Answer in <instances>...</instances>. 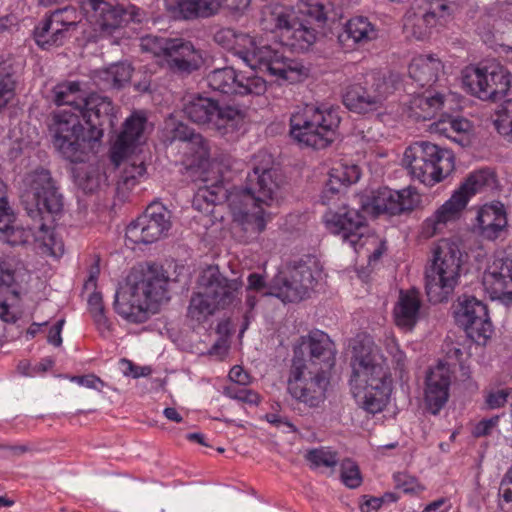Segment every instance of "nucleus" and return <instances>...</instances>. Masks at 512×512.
I'll return each mask as SVG.
<instances>
[{
  "mask_svg": "<svg viewBox=\"0 0 512 512\" xmlns=\"http://www.w3.org/2000/svg\"><path fill=\"white\" fill-rule=\"evenodd\" d=\"M508 393L501 389L490 392L486 397V404L490 409L503 407L507 402Z\"/></svg>",
  "mask_w": 512,
  "mask_h": 512,
  "instance_id": "nucleus-59",
  "label": "nucleus"
},
{
  "mask_svg": "<svg viewBox=\"0 0 512 512\" xmlns=\"http://www.w3.org/2000/svg\"><path fill=\"white\" fill-rule=\"evenodd\" d=\"M169 279L162 268L150 266L128 276L127 286L116 293L115 311L130 323H144L157 306L169 300Z\"/></svg>",
  "mask_w": 512,
  "mask_h": 512,
  "instance_id": "nucleus-5",
  "label": "nucleus"
},
{
  "mask_svg": "<svg viewBox=\"0 0 512 512\" xmlns=\"http://www.w3.org/2000/svg\"><path fill=\"white\" fill-rule=\"evenodd\" d=\"M433 125L435 126L436 132L451 139L462 147L470 143L469 131L471 125L466 119L448 117L447 119H440Z\"/></svg>",
  "mask_w": 512,
  "mask_h": 512,
  "instance_id": "nucleus-41",
  "label": "nucleus"
},
{
  "mask_svg": "<svg viewBox=\"0 0 512 512\" xmlns=\"http://www.w3.org/2000/svg\"><path fill=\"white\" fill-rule=\"evenodd\" d=\"M171 228V213L161 203L153 202L126 229V242L149 244L166 235Z\"/></svg>",
  "mask_w": 512,
  "mask_h": 512,
  "instance_id": "nucleus-17",
  "label": "nucleus"
},
{
  "mask_svg": "<svg viewBox=\"0 0 512 512\" xmlns=\"http://www.w3.org/2000/svg\"><path fill=\"white\" fill-rule=\"evenodd\" d=\"M496 187L495 174L490 169H480L469 174L465 182L455 193H461L465 197L466 203L469 198L484 190L494 189Z\"/></svg>",
  "mask_w": 512,
  "mask_h": 512,
  "instance_id": "nucleus-42",
  "label": "nucleus"
},
{
  "mask_svg": "<svg viewBox=\"0 0 512 512\" xmlns=\"http://www.w3.org/2000/svg\"><path fill=\"white\" fill-rule=\"evenodd\" d=\"M214 41L233 52L251 68L263 70L277 78L296 82L306 75L305 67L294 59L285 57L269 45L258 46L248 34L232 28H221L215 32Z\"/></svg>",
  "mask_w": 512,
  "mask_h": 512,
  "instance_id": "nucleus-6",
  "label": "nucleus"
},
{
  "mask_svg": "<svg viewBox=\"0 0 512 512\" xmlns=\"http://www.w3.org/2000/svg\"><path fill=\"white\" fill-rule=\"evenodd\" d=\"M197 289H203L218 310L227 309L241 303L243 282L240 279H229L218 267L209 266L200 273Z\"/></svg>",
  "mask_w": 512,
  "mask_h": 512,
  "instance_id": "nucleus-18",
  "label": "nucleus"
},
{
  "mask_svg": "<svg viewBox=\"0 0 512 512\" xmlns=\"http://www.w3.org/2000/svg\"><path fill=\"white\" fill-rule=\"evenodd\" d=\"M345 33L348 38L352 39L359 46L366 45L378 36L375 26L362 16L350 19L346 24Z\"/></svg>",
  "mask_w": 512,
  "mask_h": 512,
  "instance_id": "nucleus-43",
  "label": "nucleus"
},
{
  "mask_svg": "<svg viewBox=\"0 0 512 512\" xmlns=\"http://www.w3.org/2000/svg\"><path fill=\"white\" fill-rule=\"evenodd\" d=\"M395 91L392 78L376 74L366 78L363 84L349 85L343 94V103L351 111L365 114L381 109Z\"/></svg>",
  "mask_w": 512,
  "mask_h": 512,
  "instance_id": "nucleus-13",
  "label": "nucleus"
},
{
  "mask_svg": "<svg viewBox=\"0 0 512 512\" xmlns=\"http://www.w3.org/2000/svg\"><path fill=\"white\" fill-rule=\"evenodd\" d=\"M71 381L80 386L100 391L104 387V382L94 374L84 376H73Z\"/></svg>",
  "mask_w": 512,
  "mask_h": 512,
  "instance_id": "nucleus-57",
  "label": "nucleus"
},
{
  "mask_svg": "<svg viewBox=\"0 0 512 512\" xmlns=\"http://www.w3.org/2000/svg\"><path fill=\"white\" fill-rule=\"evenodd\" d=\"M74 179L77 186L86 193L95 192L107 180L100 167L96 165L76 168Z\"/></svg>",
  "mask_w": 512,
  "mask_h": 512,
  "instance_id": "nucleus-44",
  "label": "nucleus"
},
{
  "mask_svg": "<svg viewBox=\"0 0 512 512\" xmlns=\"http://www.w3.org/2000/svg\"><path fill=\"white\" fill-rule=\"evenodd\" d=\"M306 459L315 468L336 466L338 462L337 454L330 449L320 448L308 451Z\"/></svg>",
  "mask_w": 512,
  "mask_h": 512,
  "instance_id": "nucleus-50",
  "label": "nucleus"
},
{
  "mask_svg": "<svg viewBox=\"0 0 512 512\" xmlns=\"http://www.w3.org/2000/svg\"><path fill=\"white\" fill-rule=\"evenodd\" d=\"M272 165V157L266 152H259L243 189H235L227 194V190L219 183L212 184L211 187H200L194 205L200 200L216 204L226 198L234 222L248 234L247 239L257 237L266 228L268 215L265 207L271 206L277 200L282 184L280 172Z\"/></svg>",
  "mask_w": 512,
  "mask_h": 512,
  "instance_id": "nucleus-1",
  "label": "nucleus"
},
{
  "mask_svg": "<svg viewBox=\"0 0 512 512\" xmlns=\"http://www.w3.org/2000/svg\"><path fill=\"white\" fill-rule=\"evenodd\" d=\"M452 370L447 363L439 362L430 368L425 380L424 400L427 410L436 415L449 398Z\"/></svg>",
  "mask_w": 512,
  "mask_h": 512,
  "instance_id": "nucleus-26",
  "label": "nucleus"
},
{
  "mask_svg": "<svg viewBox=\"0 0 512 512\" xmlns=\"http://www.w3.org/2000/svg\"><path fill=\"white\" fill-rule=\"evenodd\" d=\"M266 286L264 277L257 273H251L248 276L247 292H261Z\"/></svg>",
  "mask_w": 512,
  "mask_h": 512,
  "instance_id": "nucleus-64",
  "label": "nucleus"
},
{
  "mask_svg": "<svg viewBox=\"0 0 512 512\" xmlns=\"http://www.w3.org/2000/svg\"><path fill=\"white\" fill-rule=\"evenodd\" d=\"M403 161L410 175L428 186L442 181L454 170L453 153L426 141L410 145Z\"/></svg>",
  "mask_w": 512,
  "mask_h": 512,
  "instance_id": "nucleus-9",
  "label": "nucleus"
},
{
  "mask_svg": "<svg viewBox=\"0 0 512 512\" xmlns=\"http://www.w3.org/2000/svg\"><path fill=\"white\" fill-rule=\"evenodd\" d=\"M419 202L420 196L412 187L399 191L383 187L373 192L371 198L363 203L362 208L373 216L398 215L414 209Z\"/></svg>",
  "mask_w": 512,
  "mask_h": 512,
  "instance_id": "nucleus-23",
  "label": "nucleus"
},
{
  "mask_svg": "<svg viewBox=\"0 0 512 512\" xmlns=\"http://www.w3.org/2000/svg\"><path fill=\"white\" fill-rule=\"evenodd\" d=\"M499 496L501 509L506 510V512H512L510 508L506 507L512 504V467L506 472L500 483Z\"/></svg>",
  "mask_w": 512,
  "mask_h": 512,
  "instance_id": "nucleus-54",
  "label": "nucleus"
},
{
  "mask_svg": "<svg viewBox=\"0 0 512 512\" xmlns=\"http://www.w3.org/2000/svg\"><path fill=\"white\" fill-rule=\"evenodd\" d=\"M15 84V70L12 61L0 58V110L13 96Z\"/></svg>",
  "mask_w": 512,
  "mask_h": 512,
  "instance_id": "nucleus-46",
  "label": "nucleus"
},
{
  "mask_svg": "<svg viewBox=\"0 0 512 512\" xmlns=\"http://www.w3.org/2000/svg\"><path fill=\"white\" fill-rule=\"evenodd\" d=\"M28 451L25 445H8L0 444V458L12 459L18 457Z\"/></svg>",
  "mask_w": 512,
  "mask_h": 512,
  "instance_id": "nucleus-60",
  "label": "nucleus"
},
{
  "mask_svg": "<svg viewBox=\"0 0 512 512\" xmlns=\"http://www.w3.org/2000/svg\"><path fill=\"white\" fill-rule=\"evenodd\" d=\"M499 417L495 416L489 419H483L475 425L472 434L475 437H484L490 435L494 428L498 425Z\"/></svg>",
  "mask_w": 512,
  "mask_h": 512,
  "instance_id": "nucleus-56",
  "label": "nucleus"
},
{
  "mask_svg": "<svg viewBox=\"0 0 512 512\" xmlns=\"http://www.w3.org/2000/svg\"><path fill=\"white\" fill-rule=\"evenodd\" d=\"M443 69L440 59L433 55H418L409 65L410 78L420 87H431Z\"/></svg>",
  "mask_w": 512,
  "mask_h": 512,
  "instance_id": "nucleus-35",
  "label": "nucleus"
},
{
  "mask_svg": "<svg viewBox=\"0 0 512 512\" xmlns=\"http://www.w3.org/2000/svg\"><path fill=\"white\" fill-rule=\"evenodd\" d=\"M351 392L369 413L381 412L391 393L389 368L378 348L366 337L353 347Z\"/></svg>",
  "mask_w": 512,
  "mask_h": 512,
  "instance_id": "nucleus-3",
  "label": "nucleus"
},
{
  "mask_svg": "<svg viewBox=\"0 0 512 512\" xmlns=\"http://www.w3.org/2000/svg\"><path fill=\"white\" fill-rule=\"evenodd\" d=\"M394 483L396 488L405 493H419L423 491V487L419 484L416 478L405 473L394 474Z\"/></svg>",
  "mask_w": 512,
  "mask_h": 512,
  "instance_id": "nucleus-55",
  "label": "nucleus"
},
{
  "mask_svg": "<svg viewBox=\"0 0 512 512\" xmlns=\"http://www.w3.org/2000/svg\"><path fill=\"white\" fill-rule=\"evenodd\" d=\"M132 67L128 63L112 64L106 69L96 72V84L102 89L120 88L129 82L132 76Z\"/></svg>",
  "mask_w": 512,
  "mask_h": 512,
  "instance_id": "nucleus-40",
  "label": "nucleus"
},
{
  "mask_svg": "<svg viewBox=\"0 0 512 512\" xmlns=\"http://www.w3.org/2000/svg\"><path fill=\"white\" fill-rule=\"evenodd\" d=\"M425 8L434 18L435 27L452 21L459 10V6L455 2L447 0H431Z\"/></svg>",
  "mask_w": 512,
  "mask_h": 512,
  "instance_id": "nucleus-47",
  "label": "nucleus"
},
{
  "mask_svg": "<svg viewBox=\"0 0 512 512\" xmlns=\"http://www.w3.org/2000/svg\"><path fill=\"white\" fill-rule=\"evenodd\" d=\"M316 277L311 266L299 262L287 266L273 280V292L283 302H299L308 296Z\"/></svg>",
  "mask_w": 512,
  "mask_h": 512,
  "instance_id": "nucleus-19",
  "label": "nucleus"
},
{
  "mask_svg": "<svg viewBox=\"0 0 512 512\" xmlns=\"http://www.w3.org/2000/svg\"><path fill=\"white\" fill-rule=\"evenodd\" d=\"M81 21V14L72 6H65L50 13L34 30V39L42 49L62 45L67 33Z\"/></svg>",
  "mask_w": 512,
  "mask_h": 512,
  "instance_id": "nucleus-21",
  "label": "nucleus"
},
{
  "mask_svg": "<svg viewBox=\"0 0 512 512\" xmlns=\"http://www.w3.org/2000/svg\"><path fill=\"white\" fill-rule=\"evenodd\" d=\"M53 101L58 105H67L71 110H78L87 98L85 83L80 81H64L57 84L53 90Z\"/></svg>",
  "mask_w": 512,
  "mask_h": 512,
  "instance_id": "nucleus-37",
  "label": "nucleus"
},
{
  "mask_svg": "<svg viewBox=\"0 0 512 512\" xmlns=\"http://www.w3.org/2000/svg\"><path fill=\"white\" fill-rule=\"evenodd\" d=\"M506 226V211L501 202L485 204L478 210L476 230L482 238L494 241L501 237Z\"/></svg>",
  "mask_w": 512,
  "mask_h": 512,
  "instance_id": "nucleus-30",
  "label": "nucleus"
},
{
  "mask_svg": "<svg viewBox=\"0 0 512 512\" xmlns=\"http://www.w3.org/2000/svg\"><path fill=\"white\" fill-rule=\"evenodd\" d=\"M341 478L349 488H357L362 482L358 466L349 459L344 460L341 464Z\"/></svg>",
  "mask_w": 512,
  "mask_h": 512,
  "instance_id": "nucleus-52",
  "label": "nucleus"
},
{
  "mask_svg": "<svg viewBox=\"0 0 512 512\" xmlns=\"http://www.w3.org/2000/svg\"><path fill=\"white\" fill-rule=\"evenodd\" d=\"M482 284L491 299L512 301V260L495 259L483 273Z\"/></svg>",
  "mask_w": 512,
  "mask_h": 512,
  "instance_id": "nucleus-28",
  "label": "nucleus"
},
{
  "mask_svg": "<svg viewBox=\"0 0 512 512\" xmlns=\"http://www.w3.org/2000/svg\"><path fill=\"white\" fill-rule=\"evenodd\" d=\"M147 117L143 111H134L124 122L123 131L118 135L111 149V161L119 166L133 147L145 141Z\"/></svg>",
  "mask_w": 512,
  "mask_h": 512,
  "instance_id": "nucleus-25",
  "label": "nucleus"
},
{
  "mask_svg": "<svg viewBox=\"0 0 512 512\" xmlns=\"http://www.w3.org/2000/svg\"><path fill=\"white\" fill-rule=\"evenodd\" d=\"M454 317L467 335L478 343H484L493 332L487 306L473 296H463L458 299Z\"/></svg>",
  "mask_w": 512,
  "mask_h": 512,
  "instance_id": "nucleus-22",
  "label": "nucleus"
},
{
  "mask_svg": "<svg viewBox=\"0 0 512 512\" xmlns=\"http://www.w3.org/2000/svg\"><path fill=\"white\" fill-rule=\"evenodd\" d=\"M146 167L143 161L136 162L127 160L120 176V183L130 188L135 185L138 178L144 176Z\"/></svg>",
  "mask_w": 512,
  "mask_h": 512,
  "instance_id": "nucleus-51",
  "label": "nucleus"
},
{
  "mask_svg": "<svg viewBox=\"0 0 512 512\" xmlns=\"http://www.w3.org/2000/svg\"><path fill=\"white\" fill-rule=\"evenodd\" d=\"M466 199L461 193H455L432 216L427 218L422 226V233L430 238L442 232L445 227L456 221L461 211L466 207Z\"/></svg>",
  "mask_w": 512,
  "mask_h": 512,
  "instance_id": "nucleus-31",
  "label": "nucleus"
},
{
  "mask_svg": "<svg viewBox=\"0 0 512 512\" xmlns=\"http://www.w3.org/2000/svg\"><path fill=\"white\" fill-rule=\"evenodd\" d=\"M324 221L332 234L339 235L343 242L348 243L355 251L370 242L377 243L375 236L370 233L366 219L355 209L343 206L338 211H328Z\"/></svg>",
  "mask_w": 512,
  "mask_h": 512,
  "instance_id": "nucleus-16",
  "label": "nucleus"
},
{
  "mask_svg": "<svg viewBox=\"0 0 512 512\" xmlns=\"http://www.w3.org/2000/svg\"><path fill=\"white\" fill-rule=\"evenodd\" d=\"M64 325V320H58L49 330L47 340L50 344L58 347L62 344L61 332Z\"/></svg>",
  "mask_w": 512,
  "mask_h": 512,
  "instance_id": "nucleus-62",
  "label": "nucleus"
},
{
  "mask_svg": "<svg viewBox=\"0 0 512 512\" xmlns=\"http://www.w3.org/2000/svg\"><path fill=\"white\" fill-rule=\"evenodd\" d=\"M80 117L79 112L64 108L54 113L50 125L55 148L64 158L75 163L86 161L95 144L89 131L85 132Z\"/></svg>",
  "mask_w": 512,
  "mask_h": 512,
  "instance_id": "nucleus-10",
  "label": "nucleus"
},
{
  "mask_svg": "<svg viewBox=\"0 0 512 512\" xmlns=\"http://www.w3.org/2000/svg\"><path fill=\"white\" fill-rule=\"evenodd\" d=\"M173 139L186 143V149L192 153L194 162L198 165L202 166L208 161L209 144L202 135L194 133L185 125H179L174 130Z\"/></svg>",
  "mask_w": 512,
  "mask_h": 512,
  "instance_id": "nucleus-39",
  "label": "nucleus"
},
{
  "mask_svg": "<svg viewBox=\"0 0 512 512\" xmlns=\"http://www.w3.org/2000/svg\"><path fill=\"white\" fill-rule=\"evenodd\" d=\"M185 115L194 123L209 125L227 135L238 131L243 125L242 113L231 106L221 107L211 98L200 95L192 97L184 106Z\"/></svg>",
  "mask_w": 512,
  "mask_h": 512,
  "instance_id": "nucleus-12",
  "label": "nucleus"
},
{
  "mask_svg": "<svg viewBox=\"0 0 512 512\" xmlns=\"http://www.w3.org/2000/svg\"><path fill=\"white\" fill-rule=\"evenodd\" d=\"M462 263V252L456 242L450 239L438 242L425 271V290L431 303L447 301L453 294L459 284Z\"/></svg>",
  "mask_w": 512,
  "mask_h": 512,
  "instance_id": "nucleus-8",
  "label": "nucleus"
},
{
  "mask_svg": "<svg viewBox=\"0 0 512 512\" xmlns=\"http://www.w3.org/2000/svg\"><path fill=\"white\" fill-rule=\"evenodd\" d=\"M434 27L435 20L425 7H412L404 15L403 31L407 38L425 40Z\"/></svg>",
  "mask_w": 512,
  "mask_h": 512,
  "instance_id": "nucleus-36",
  "label": "nucleus"
},
{
  "mask_svg": "<svg viewBox=\"0 0 512 512\" xmlns=\"http://www.w3.org/2000/svg\"><path fill=\"white\" fill-rule=\"evenodd\" d=\"M327 374V371L314 370L293 360L287 381L288 392L297 401L318 407L326 398Z\"/></svg>",
  "mask_w": 512,
  "mask_h": 512,
  "instance_id": "nucleus-14",
  "label": "nucleus"
},
{
  "mask_svg": "<svg viewBox=\"0 0 512 512\" xmlns=\"http://www.w3.org/2000/svg\"><path fill=\"white\" fill-rule=\"evenodd\" d=\"M302 346L308 351V359L294 357L314 370L329 372L335 365V346L329 336L321 331H313L302 338Z\"/></svg>",
  "mask_w": 512,
  "mask_h": 512,
  "instance_id": "nucleus-27",
  "label": "nucleus"
},
{
  "mask_svg": "<svg viewBox=\"0 0 512 512\" xmlns=\"http://www.w3.org/2000/svg\"><path fill=\"white\" fill-rule=\"evenodd\" d=\"M165 60L174 73L189 74L199 68L201 55L191 42L175 38L166 48Z\"/></svg>",
  "mask_w": 512,
  "mask_h": 512,
  "instance_id": "nucleus-29",
  "label": "nucleus"
},
{
  "mask_svg": "<svg viewBox=\"0 0 512 512\" xmlns=\"http://www.w3.org/2000/svg\"><path fill=\"white\" fill-rule=\"evenodd\" d=\"M359 178L360 169L357 165L341 164L338 167L332 168L323 190V203H326V200H330V195L340 193L342 188L357 182Z\"/></svg>",
  "mask_w": 512,
  "mask_h": 512,
  "instance_id": "nucleus-38",
  "label": "nucleus"
},
{
  "mask_svg": "<svg viewBox=\"0 0 512 512\" xmlns=\"http://www.w3.org/2000/svg\"><path fill=\"white\" fill-rule=\"evenodd\" d=\"M229 378L236 385H246L249 382V375L240 366H234L229 371Z\"/></svg>",
  "mask_w": 512,
  "mask_h": 512,
  "instance_id": "nucleus-63",
  "label": "nucleus"
},
{
  "mask_svg": "<svg viewBox=\"0 0 512 512\" xmlns=\"http://www.w3.org/2000/svg\"><path fill=\"white\" fill-rule=\"evenodd\" d=\"M494 124L502 136L512 140V99H508L500 105Z\"/></svg>",
  "mask_w": 512,
  "mask_h": 512,
  "instance_id": "nucleus-48",
  "label": "nucleus"
},
{
  "mask_svg": "<svg viewBox=\"0 0 512 512\" xmlns=\"http://www.w3.org/2000/svg\"><path fill=\"white\" fill-rule=\"evenodd\" d=\"M444 102V95L427 89L412 96L409 102V116L417 121L431 120L442 110Z\"/></svg>",
  "mask_w": 512,
  "mask_h": 512,
  "instance_id": "nucleus-34",
  "label": "nucleus"
},
{
  "mask_svg": "<svg viewBox=\"0 0 512 512\" xmlns=\"http://www.w3.org/2000/svg\"><path fill=\"white\" fill-rule=\"evenodd\" d=\"M332 12L328 0H303L296 10L281 4H269L261 12V25L266 31H285L286 36L301 49L312 45L317 38L318 29L322 28Z\"/></svg>",
  "mask_w": 512,
  "mask_h": 512,
  "instance_id": "nucleus-4",
  "label": "nucleus"
},
{
  "mask_svg": "<svg viewBox=\"0 0 512 512\" xmlns=\"http://www.w3.org/2000/svg\"><path fill=\"white\" fill-rule=\"evenodd\" d=\"M462 83L471 95L484 101H498L510 89L511 74L500 63L490 61L466 67L462 72Z\"/></svg>",
  "mask_w": 512,
  "mask_h": 512,
  "instance_id": "nucleus-11",
  "label": "nucleus"
},
{
  "mask_svg": "<svg viewBox=\"0 0 512 512\" xmlns=\"http://www.w3.org/2000/svg\"><path fill=\"white\" fill-rule=\"evenodd\" d=\"M88 307L97 328L101 332L108 331L110 325L105 315L102 295L99 292H94L90 295L88 298Z\"/></svg>",
  "mask_w": 512,
  "mask_h": 512,
  "instance_id": "nucleus-49",
  "label": "nucleus"
},
{
  "mask_svg": "<svg viewBox=\"0 0 512 512\" xmlns=\"http://www.w3.org/2000/svg\"><path fill=\"white\" fill-rule=\"evenodd\" d=\"M78 112L89 125L90 139L94 143L100 141L105 129H112L115 126V108L108 97L91 94L87 96Z\"/></svg>",
  "mask_w": 512,
  "mask_h": 512,
  "instance_id": "nucleus-24",
  "label": "nucleus"
},
{
  "mask_svg": "<svg viewBox=\"0 0 512 512\" xmlns=\"http://www.w3.org/2000/svg\"><path fill=\"white\" fill-rule=\"evenodd\" d=\"M265 419L277 428H283L285 432H296L295 426L284 416L278 413H268Z\"/></svg>",
  "mask_w": 512,
  "mask_h": 512,
  "instance_id": "nucleus-58",
  "label": "nucleus"
},
{
  "mask_svg": "<svg viewBox=\"0 0 512 512\" xmlns=\"http://www.w3.org/2000/svg\"><path fill=\"white\" fill-rule=\"evenodd\" d=\"M170 38L147 36L141 40V48L155 56H166V48L170 44Z\"/></svg>",
  "mask_w": 512,
  "mask_h": 512,
  "instance_id": "nucleus-53",
  "label": "nucleus"
},
{
  "mask_svg": "<svg viewBox=\"0 0 512 512\" xmlns=\"http://www.w3.org/2000/svg\"><path fill=\"white\" fill-rule=\"evenodd\" d=\"M218 310L211 299L204 294L203 289H197L190 299L187 310V317L197 323L205 321L209 316Z\"/></svg>",
  "mask_w": 512,
  "mask_h": 512,
  "instance_id": "nucleus-45",
  "label": "nucleus"
},
{
  "mask_svg": "<svg viewBox=\"0 0 512 512\" xmlns=\"http://www.w3.org/2000/svg\"><path fill=\"white\" fill-rule=\"evenodd\" d=\"M208 86L223 94L261 95L266 91V81L253 71L237 73L232 67L215 69L207 76Z\"/></svg>",
  "mask_w": 512,
  "mask_h": 512,
  "instance_id": "nucleus-20",
  "label": "nucleus"
},
{
  "mask_svg": "<svg viewBox=\"0 0 512 512\" xmlns=\"http://www.w3.org/2000/svg\"><path fill=\"white\" fill-rule=\"evenodd\" d=\"M339 124L337 109L308 104L292 113L290 136L302 146L324 149L335 140Z\"/></svg>",
  "mask_w": 512,
  "mask_h": 512,
  "instance_id": "nucleus-7",
  "label": "nucleus"
},
{
  "mask_svg": "<svg viewBox=\"0 0 512 512\" xmlns=\"http://www.w3.org/2000/svg\"><path fill=\"white\" fill-rule=\"evenodd\" d=\"M421 300L415 289L400 291L394 307L395 323L398 327L410 331L420 318Z\"/></svg>",
  "mask_w": 512,
  "mask_h": 512,
  "instance_id": "nucleus-33",
  "label": "nucleus"
},
{
  "mask_svg": "<svg viewBox=\"0 0 512 512\" xmlns=\"http://www.w3.org/2000/svg\"><path fill=\"white\" fill-rule=\"evenodd\" d=\"M82 7L94 29L107 35L129 21L141 22L145 14L135 5L124 6L106 0H83Z\"/></svg>",
  "mask_w": 512,
  "mask_h": 512,
  "instance_id": "nucleus-15",
  "label": "nucleus"
},
{
  "mask_svg": "<svg viewBox=\"0 0 512 512\" xmlns=\"http://www.w3.org/2000/svg\"><path fill=\"white\" fill-rule=\"evenodd\" d=\"M167 11L177 19L209 18L219 13L220 0H164Z\"/></svg>",
  "mask_w": 512,
  "mask_h": 512,
  "instance_id": "nucleus-32",
  "label": "nucleus"
},
{
  "mask_svg": "<svg viewBox=\"0 0 512 512\" xmlns=\"http://www.w3.org/2000/svg\"><path fill=\"white\" fill-rule=\"evenodd\" d=\"M26 190L22 195V202L28 216L37 222L38 232L31 228L15 226L12 209L8 210V217L0 216V242L11 246H27L37 243L43 253L57 256L62 253V243L58 242L50 231L54 216L63 209V197L58 191L56 182L50 171L40 168L25 177Z\"/></svg>",
  "mask_w": 512,
  "mask_h": 512,
  "instance_id": "nucleus-2",
  "label": "nucleus"
},
{
  "mask_svg": "<svg viewBox=\"0 0 512 512\" xmlns=\"http://www.w3.org/2000/svg\"><path fill=\"white\" fill-rule=\"evenodd\" d=\"M123 364L127 366L124 371L126 375H131L134 378L144 377L151 374L152 370L148 366H135L131 361L123 360Z\"/></svg>",
  "mask_w": 512,
  "mask_h": 512,
  "instance_id": "nucleus-61",
  "label": "nucleus"
}]
</instances>
